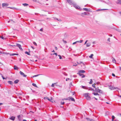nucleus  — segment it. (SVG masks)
Masks as SVG:
<instances>
[{
  "instance_id": "1",
  "label": "nucleus",
  "mask_w": 121,
  "mask_h": 121,
  "mask_svg": "<svg viewBox=\"0 0 121 121\" xmlns=\"http://www.w3.org/2000/svg\"><path fill=\"white\" fill-rule=\"evenodd\" d=\"M95 91H95L97 92H99L101 93H103V91L99 89V87L95 88Z\"/></svg>"
},
{
  "instance_id": "2",
  "label": "nucleus",
  "mask_w": 121,
  "mask_h": 121,
  "mask_svg": "<svg viewBox=\"0 0 121 121\" xmlns=\"http://www.w3.org/2000/svg\"><path fill=\"white\" fill-rule=\"evenodd\" d=\"M44 99L45 100L46 99H47L49 101L53 102V100H52V97H50V98H49L48 97H44Z\"/></svg>"
},
{
  "instance_id": "3",
  "label": "nucleus",
  "mask_w": 121,
  "mask_h": 121,
  "mask_svg": "<svg viewBox=\"0 0 121 121\" xmlns=\"http://www.w3.org/2000/svg\"><path fill=\"white\" fill-rule=\"evenodd\" d=\"M11 46L13 47H14L16 46H17L21 51H22L23 50L21 48V45L19 44H18V43H17L16 46L15 45Z\"/></svg>"
},
{
  "instance_id": "4",
  "label": "nucleus",
  "mask_w": 121,
  "mask_h": 121,
  "mask_svg": "<svg viewBox=\"0 0 121 121\" xmlns=\"http://www.w3.org/2000/svg\"><path fill=\"white\" fill-rule=\"evenodd\" d=\"M73 5V7L77 9H81L79 6L77 5L76 4H74Z\"/></svg>"
},
{
  "instance_id": "5",
  "label": "nucleus",
  "mask_w": 121,
  "mask_h": 121,
  "mask_svg": "<svg viewBox=\"0 0 121 121\" xmlns=\"http://www.w3.org/2000/svg\"><path fill=\"white\" fill-rule=\"evenodd\" d=\"M109 88L111 90H114V89H118V88H117V87H113V86H112V85H110L109 86Z\"/></svg>"
},
{
  "instance_id": "6",
  "label": "nucleus",
  "mask_w": 121,
  "mask_h": 121,
  "mask_svg": "<svg viewBox=\"0 0 121 121\" xmlns=\"http://www.w3.org/2000/svg\"><path fill=\"white\" fill-rule=\"evenodd\" d=\"M20 73L21 75L23 76V77H26V75H25L24 73L21 71L20 72Z\"/></svg>"
},
{
  "instance_id": "7",
  "label": "nucleus",
  "mask_w": 121,
  "mask_h": 121,
  "mask_svg": "<svg viewBox=\"0 0 121 121\" xmlns=\"http://www.w3.org/2000/svg\"><path fill=\"white\" fill-rule=\"evenodd\" d=\"M67 1L68 2L69 4L71 5H73L74 4H73V2L71 1V0H67Z\"/></svg>"
},
{
  "instance_id": "8",
  "label": "nucleus",
  "mask_w": 121,
  "mask_h": 121,
  "mask_svg": "<svg viewBox=\"0 0 121 121\" xmlns=\"http://www.w3.org/2000/svg\"><path fill=\"white\" fill-rule=\"evenodd\" d=\"M9 5V4L7 3H3L2 4V6L3 7L4 6H7Z\"/></svg>"
},
{
  "instance_id": "9",
  "label": "nucleus",
  "mask_w": 121,
  "mask_h": 121,
  "mask_svg": "<svg viewBox=\"0 0 121 121\" xmlns=\"http://www.w3.org/2000/svg\"><path fill=\"white\" fill-rule=\"evenodd\" d=\"M6 54H9L10 56H13L14 55H18V54L15 53L10 54L9 53H7Z\"/></svg>"
},
{
  "instance_id": "10",
  "label": "nucleus",
  "mask_w": 121,
  "mask_h": 121,
  "mask_svg": "<svg viewBox=\"0 0 121 121\" xmlns=\"http://www.w3.org/2000/svg\"><path fill=\"white\" fill-rule=\"evenodd\" d=\"M87 15V13L86 12H85L83 13H81V16L82 17H84V15Z\"/></svg>"
},
{
  "instance_id": "11",
  "label": "nucleus",
  "mask_w": 121,
  "mask_h": 121,
  "mask_svg": "<svg viewBox=\"0 0 121 121\" xmlns=\"http://www.w3.org/2000/svg\"><path fill=\"white\" fill-rule=\"evenodd\" d=\"M89 93H86L84 94L83 95L86 98L89 95Z\"/></svg>"
},
{
  "instance_id": "12",
  "label": "nucleus",
  "mask_w": 121,
  "mask_h": 121,
  "mask_svg": "<svg viewBox=\"0 0 121 121\" xmlns=\"http://www.w3.org/2000/svg\"><path fill=\"white\" fill-rule=\"evenodd\" d=\"M82 88L85 89H87L88 88L86 86H81Z\"/></svg>"
},
{
  "instance_id": "13",
  "label": "nucleus",
  "mask_w": 121,
  "mask_h": 121,
  "mask_svg": "<svg viewBox=\"0 0 121 121\" xmlns=\"http://www.w3.org/2000/svg\"><path fill=\"white\" fill-rule=\"evenodd\" d=\"M69 100H71L72 101H75V99H74L72 98L71 97H69Z\"/></svg>"
},
{
  "instance_id": "14",
  "label": "nucleus",
  "mask_w": 121,
  "mask_h": 121,
  "mask_svg": "<svg viewBox=\"0 0 121 121\" xmlns=\"http://www.w3.org/2000/svg\"><path fill=\"white\" fill-rule=\"evenodd\" d=\"M116 2L117 4H121V0H118Z\"/></svg>"
},
{
  "instance_id": "15",
  "label": "nucleus",
  "mask_w": 121,
  "mask_h": 121,
  "mask_svg": "<svg viewBox=\"0 0 121 121\" xmlns=\"http://www.w3.org/2000/svg\"><path fill=\"white\" fill-rule=\"evenodd\" d=\"M86 119L88 120V121H95L92 119H90L89 118H86Z\"/></svg>"
},
{
  "instance_id": "16",
  "label": "nucleus",
  "mask_w": 121,
  "mask_h": 121,
  "mask_svg": "<svg viewBox=\"0 0 121 121\" xmlns=\"http://www.w3.org/2000/svg\"><path fill=\"white\" fill-rule=\"evenodd\" d=\"M85 72V71L84 70H80L79 71V73H84Z\"/></svg>"
},
{
  "instance_id": "17",
  "label": "nucleus",
  "mask_w": 121,
  "mask_h": 121,
  "mask_svg": "<svg viewBox=\"0 0 121 121\" xmlns=\"http://www.w3.org/2000/svg\"><path fill=\"white\" fill-rule=\"evenodd\" d=\"M91 45V43H88L86 44V46L87 47H89Z\"/></svg>"
},
{
  "instance_id": "18",
  "label": "nucleus",
  "mask_w": 121,
  "mask_h": 121,
  "mask_svg": "<svg viewBox=\"0 0 121 121\" xmlns=\"http://www.w3.org/2000/svg\"><path fill=\"white\" fill-rule=\"evenodd\" d=\"M86 99L88 100H90L91 99V98L89 96V95L87 97H86Z\"/></svg>"
},
{
  "instance_id": "19",
  "label": "nucleus",
  "mask_w": 121,
  "mask_h": 121,
  "mask_svg": "<svg viewBox=\"0 0 121 121\" xmlns=\"http://www.w3.org/2000/svg\"><path fill=\"white\" fill-rule=\"evenodd\" d=\"M112 59L113 62L114 63H115L116 62V61L115 59L114 58L112 57Z\"/></svg>"
},
{
  "instance_id": "20",
  "label": "nucleus",
  "mask_w": 121,
  "mask_h": 121,
  "mask_svg": "<svg viewBox=\"0 0 121 121\" xmlns=\"http://www.w3.org/2000/svg\"><path fill=\"white\" fill-rule=\"evenodd\" d=\"M15 117H11L10 118V119L12 120L13 121L15 119Z\"/></svg>"
},
{
  "instance_id": "21",
  "label": "nucleus",
  "mask_w": 121,
  "mask_h": 121,
  "mask_svg": "<svg viewBox=\"0 0 121 121\" xmlns=\"http://www.w3.org/2000/svg\"><path fill=\"white\" fill-rule=\"evenodd\" d=\"M19 80L17 79L15 81H14V83L16 84L18 83V82H19Z\"/></svg>"
},
{
  "instance_id": "22",
  "label": "nucleus",
  "mask_w": 121,
  "mask_h": 121,
  "mask_svg": "<svg viewBox=\"0 0 121 121\" xmlns=\"http://www.w3.org/2000/svg\"><path fill=\"white\" fill-rule=\"evenodd\" d=\"M14 69L15 70H17L18 69L17 67V66H16V65H15L14 66Z\"/></svg>"
},
{
  "instance_id": "23",
  "label": "nucleus",
  "mask_w": 121,
  "mask_h": 121,
  "mask_svg": "<svg viewBox=\"0 0 121 121\" xmlns=\"http://www.w3.org/2000/svg\"><path fill=\"white\" fill-rule=\"evenodd\" d=\"M8 82L9 84L11 85H12L13 83V82L12 81H8Z\"/></svg>"
},
{
  "instance_id": "24",
  "label": "nucleus",
  "mask_w": 121,
  "mask_h": 121,
  "mask_svg": "<svg viewBox=\"0 0 121 121\" xmlns=\"http://www.w3.org/2000/svg\"><path fill=\"white\" fill-rule=\"evenodd\" d=\"M115 118V117L113 115H112V121H113L114 120Z\"/></svg>"
},
{
  "instance_id": "25",
  "label": "nucleus",
  "mask_w": 121,
  "mask_h": 121,
  "mask_svg": "<svg viewBox=\"0 0 121 121\" xmlns=\"http://www.w3.org/2000/svg\"><path fill=\"white\" fill-rule=\"evenodd\" d=\"M93 94L95 95H99V94L97 93L94 92L93 93Z\"/></svg>"
},
{
  "instance_id": "26",
  "label": "nucleus",
  "mask_w": 121,
  "mask_h": 121,
  "mask_svg": "<svg viewBox=\"0 0 121 121\" xmlns=\"http://www.w3.org/2000/svg\"><path fill=\"white\" fill-rule=\"evenodd\" d=\"M32 84V85L36 87H38L34 83H33Z\"/></svg>"
},
{
  "instance_id": "27",
  "label": "nucleus",
  "mask_w": 121,
  "mask_h": 121,
  "mask_svg": "<svg viewBox=\"0 0 121 121\" xmlns=\"http://www.w3.org/2000/svg\"><path fill=\"white\" fill-rule=\"evenodd\" d=\"M22 4L25 6H26L28 5V4L26 3L23 4Z\"/></svg>"
},
{
  "instance_id": "28",
  "label": "nucleus",
  "mask_w": 121,
  "mask_h": 121,
  "mask_svg": "<svg viewBox=\"0 0 121 121\" xmlns=\"http://www.w3.org/2000/svg\"><path fill=\"white\" fill-rule=\"evenodd\" d=\"M83 9L86 11H88L89 10L88 9L86 8H83Z\"/></svg>"
},
{
  "instance_id": "29",
  "label": "nucleus",
  "mask_w": 121,
  "mask_h": 121,
  "mask_svg": "<svg viewBox=\"0 0 121 121\" xmlns=\"http://www.w3.org/2000/svg\"><path fill=\"white\" fill-rule=\"evenodd\" d=\"M93 56V54H91L90 56H89V57L90 58H92V56Z\"/></svg>"
},
{
  "instance_id": "30",
  "label": "nucleus",
  "mask_w": 121,
  "mask_h": 121,
  "mask_svg": "<svg viewBox=\"0 0 121 121\" xmlns=\"http://www.w3.org/2000/svg\"><path fill=\"white\" fill-rule=\"evenodd\" d=\"M92 83V79H91L90 80V82H89V83L90 84H91Z\"/></svg>"
},
{
  "instance_id": "31",
  "label": "nucleus",
  "mask_w": 121,
  "mask_h": 121,
  "mask_svg": "<svg viewBox=\"0 0 121 121\" xmlns=\"http://www.w3.org/2000/svg\"><path fill=\"white\" fill-rule=\"evenodd\" d=\"M9 8L12 9H16V8L14 7H8Z\"/></svg>"
},
{
  "instance_id": "32",
  "label": "nucleus",
  "mask_w": 121,
  "mask_h": 121,
  "mask_svg": "<svg viewBox=\"0 0 121 121\" xmlns=\"http://www.w3.org/2000/svg\"><path fill=\"white\" fill-rule=\"evenodd\" d=\"M54 19H56V20H57V21H59L60 22H61V20H60V19H59V20L58 18H54Z\"/></svg>"
},
{
  "instance_id": "33",
  "label": "nucleus",
  "mask_w": 121,
  "mask_h": 121,
  "mask_svg": "<svg viewBox=\"0 0 121 121\" xmlns=\"http://www.w3.org/2000/svg\"><path fill=\"white\" fill-rule=\"evenodd\" d=\"M25 53L26 54H27L28 55H30V54L27 52H26H26H25Z\"/></svg>"
},
{
  "instance_id": "34",
  "label": "nucleus",
  "mask_w": 121,
  "mask_h": 121,
  "mask_svg": "<svg viewBox=\"0 0 121 121\" xmlns=\"http://www.w3.org/2000/svg\"><path fill=\"white\" fill-rule=\"evenodd\" d=\"M96 84V83H94V84H93L92 85V86L94 87V88H95V85Z\"/></svg>"
},
{
  "instance_id": "35",
  "label": "nucleus",
  "mask_w": 121,
  "mask_h": 121,
  "mask_svg": "<svg viewBox=\"0 0 121 121\" xmlns=\"http://www.w3.org/2000/svg\"><path fill=\"white\" fill-rule=\"evenodd\" d=\"M20 117H21V116L20 115H19V116H18L17 117L18 119V120H20Z\"/></svg>"
},
{
  "instance_id": "36",
  "label": "nucleus",
  "mask_w": 121,
  "mask_h": 121,
  "mask_svg": "<svg viewBox=\"0 0 121 121\" xmlns=\"http://www.w3.org/2000/svg\"><path fill=\"white\" fill-rule=\"evenodd\" d=\"M78 74L80 76H82L83 75V74H82L81 73H78Z\"/></svg>"
},
{
  "instance_id": "37",
  "label": "nucleus",
  "mask_w": 121,
  "mask_h": 121,
  "mask_svg": "<svg viewBox=\"0 0 121 121\" xmlns=\"http://www.w3.org/2000/svg\"><path fill=\"white\" fill-rule=\"evenodd\" d=\"M68 34L66 33H65L64 34V36L65 37H67L68 36Z\"/></svg>"
},
{
  "instance_id": "38",
  "label": "nucleus",
  "mask_w": 121,
  "mask_h": 121,
  "mask_svg": "<svg viewBox=\"0 0 121 121\" xmlns=\"http://www.w3.org/2000/svg\"><path fill=\"white\" fill-rule=\"evenodd\" d=\"M64 99L65 100H69V97H68V98H64Z\"/></svg>"
},
{
  "instance_id": "39",
  "label": "nucleus",
  "mask_w": 121,
  "mask_h": 121,
  "mask_svg": "<svg viewBox=\"0 0 121 121\" xmlns=\"http://www.w3.org/2000/svg\"><path fill=\"white\" fill-rule=\"evenodd\" d=\"M40 75V74H38V75H34L33 76V77H36L38 76L39 75Z\"/></svg>"
},
{
  "instance_id": "40",
  "label": "nucleus",
  "mask_w": 121,
  "mask_h": 121,
  "mask_svg": "<svg viewBox=\"0 0 121 121\" xmlns=\"http://www.w3.org/2000/svg\"><path fill=\"white\" fill-rule=\"evenodd\" d=\"M116 30H117V31L120 32H121V30H119V29H116Z\"/></svg>"
},
{
  "instance_id": "41",
  "label": "nucleus",
  "mask_w": 121,
  "mask_h": 121,
  "mask_svg": "<svg viewBox=\"0 0 121 121\" xmlns=\"http://www.w3.org/2000/svg\"><path fill=\"white\" fill-rule=\"evenodd\" d=\"M62 41L64 43H67V42L66 41L64 40H63Z\"/></svg>"
},
{
  "instance_id": "42",
  "label": "nucleus",
  "mask_w": 121,
  "mask_h": 121,
  "mask_svg": "<svg viewBox=\"0 0 121 121\" xmlns=\"http://www.w3.org/2000/svg\"><path fill=\"white\" fill-rule=\"evenodd\" d=\"M53 55H55L56 56L57 55V53H54L52 54Z\"/></svg>"
},
{
  "instance_id": "43",
  "label": "nucleus",
  "mask_w": 121,
  "mask_h": 121,
  "mask_svg": "<svg viewBox=\"0 0 121 121\" xmlns=\"http://www.w3.org/2000/svg\"><path fill=\"white\" fill-rule=\"evenodd\" d=\"M0 74L1 75V76L2 77V78L3 79H5V78L3 77L2 74Z\"/></svg>"
},
{
  "instance_id": "44",
  "label": "nucleus",
  "mask_w": 121,
  "mask_h": 121,
  "mask_svg": "<svg viewBox=\"0 0 121 121\" xmlns=\"http://www.w3.org/2000/svg\"><path fill=\"white\" fill-rule=\"evenodd\" d=\"M58 56H59V59H61L62 58V57L60 55H58Z\"/></svg>"
},
{
  "instance_id": "45",
  "label": "nucleus",
  "mask_w": 121,
  "mask_h": 121,
  "mask_svg": "<svg viewBox=\"0 0 121 121\" xmlns=\"http://www.w3.org/2000/svg\"><path fill=\"white\" fill-rule=\"evenodd\" d=\"M33 43L34 44V45H36V46H37V44L35 42H33Z\"/></svg>"
},
{
  "instance_id": "46",
  "label": "nucleus",
  "mask_w": 121,
  "mask_h": 121,
  "mask_svg": "<svg viewBox=\"0 0 121 121\" xmlns=\"http://www.w3.org/2000/svg\"><path fill=\"white\" fill-rule=\"evenodd\" d=\"M95 83L97 85L99 84L100 83V82H96Z\"/></svg>"
},
{
  "instance_id": "47",
  "label": "nucleus",
  "mask_w": 121,
  "mask_h": 121,
  "mask_svg": "<svg viewBox=\"0 0 121 121\" xmlns=\"http://www.w3.org/2000/svg\"><path fill=\"white\" fill-rule=\"evenodd\" d=\"M55 83L54 84H52V85H51V86L52 87H54V84H55Z\"/></svg>"
},
{
  "instance_id": "48",
  "label": "nucleus",
  "mask_w": 121,
  "mask_h": 121,
  "mask_svg": "<svg viewBox=\"0 0 121 121\" xmlns=\"http://www.w3.org/2000/svg\"><path fill=\"white\" fill-rule=\"evenodd\" d=\"M88 40H87L86 41H85V43H84V44L85 45V44H86L87 43V42H88Z\"/></svg>"
},
{
  "instance_id": "49",
  "label": "nucleus",
  "mask_w": 121,
  "mask_h": 121,
  "mask_svg": "<svg viewBox=\"0 0 121 121\" xmlns=\"http://www.w3.org/2000/svg\"><path fill=\"white\" fill-rule=\"evenodd\" d=\"M2 39H4L5 38H4V37H3V36H1V37H0Z\"/></svg>"
},
{
  "instance_id": "50",
  "label": "nucleus",
  "mask_w": 121,
  "mask_h": 121,
  "mask_svg": "<svg viewBox=\"0 0 121 121\" xmlns=\"http://www.w3.org/2000/svg\"><path fill=\"white\" fill-rule=\"evenodd\" d=\"M61 104H64V102H61Z\"/></svg>"
},
{
  "instance_id": "51",
  "label": "nucleus",
  "mask_w": 121,
  "mask_h": 121,
  "mask_svg": "<svg viewBox=\"0 0 121 121\" xmlns=\"http://www.w3.org/2000/svg\"><path fill=\"white\" fill-rule=\"evenodd\" d=\"M83 41V40H80V41H79V43H82Z\"/></svg>"
},
{
  "instance_id": "52",
  "label": "nucleus",
  "mask_w": 121,
  "mask_h": 121,
  "mask_svg": "<svg viewBox=\"0 0 121 121\" xmlns=\"http://www.w3.org/2000/svg\"><path fill=\"white\" fill-rule=\"evenodd\" d=\"M110 38H109L108 39H107V40L108 41L110 42Z\"/></svg>"
},
{
  "instance_id": "53",
  "label": "nucleus",
  "mask_w": 121,
  "mask_h": 121,
  "mask_svg": "<svg viewBox=\"0 0 121 121\" xmlns=\"http://www.w3.org/2000/svg\"><path fill=\"white\" fill-rule=\"evenodd\" d=\"M77 64L76 63H75L74 64L73 66H76L77 65Z\"/></svg>"
},
{
  "instance_id": "54",
  "label": "nucleus",
  "mask_w": 121,
  "mask_h": 121,
  "mask_svg": "<svg viewBox=\"0 0 121 121\" xmlns=\"http://www.w3.org/2000/svg\"><path fill=\"white\" fill-rule=\"evenodd\" d=\"M76 43H77V42H76V41L75 42L73 43V44L74 45V44Z\"/></svg>"
},
{
  "instance_id": "55",
  "label": "nucleus",
  "mask_w": 121,
  "mask_h": 121,
  "mask_svg": "<svg viewBox=\"0 0 121 121\" xmlns=\"http://www.w3.org/2000/svg\"><path fill=\"white\" fill-rule=\"evenodd\" d=\"M85 77V75H83L81 77L82 78H84Z\"/></svg>"
},
{
  "instance_id": "56",
  "label": "nucleus",
  "mask_w": 121,
  "mask_h": 121,
  "mask_svg": "<svg viewBox=\"0 0 121 121\" xmlns=\"http://www.w3.org/2000/svg\"><path fill=\"white\" fill-rule=\"evenodd\" d=\"M13 22V21L12 20H10V21H9L8 22V23H9V22Z\"/></svg>"
},
{
  "instance_id": "57",
  "label": "nucleus",
  "mask_w": 121,
  "mask_h": 121,
  "mask_svg": "<svg viewBox=\"0 0 121 121\" xmlns=\"http://www.w3.org/2000/svg\"><path fill=\"white\" fill-rule=\"evenodd\" d=\"M43 28H41L40 30L41 31H43Z\"/></svg>"
},
{
  "instance_id": "58",
  "label": "nucleus",
  "mask_w": 121,
  "mask_h": 121,
  "mask_svg": "<svg viewBox=\"0 0 121 121\" xmlns=\"http://www.w3.org/2000/svg\"><path fill=\"white\" fill-rule=\"evenodd\" d=\"M112 75L113 76H114V77H115V75L114 74H113V73H112Z\"/></svg>"
},
{
  "instance_id": "59",
  "label": "nucleus",
  "mask_w": 121,
  "mask_h": 121,
  "mask_svg": "<svg viewBox=\"0 0 121 121\" xmlns=\"http://www.w3.org/2000/svg\"><path fill=\"white\" fill-rule=\"evenodd\" d=\"M2 52V54H6L7 53H6L5 52Z\"/></svg>"
},
{
  "instance_id": "60",
  "label": "nucleus",
  "mask_w": 121,
  "mask_h": 121,
  "mask_svg": "<svg viewBox=\"0 0 121 121\" xmlns=\"http://www.w3.org/2000/svg\"><path fill=\"white\" fill-rule=\"evenodd\" d=\"M31 47L33 49H35V48L32 46H31Z\"/></svg>"
},
{
  "instance_id": "61",
  "label": "nucleus",
  "mask_w": 121,
  "mask_h": 121,
  "mask_svg": "<svg viewBox=\"0 0 121 121\" xmlns=\"http://www.w3.org/2000/svg\"><path fill=\"white\" fill-rule=\"evenodd\" d=\"M76 42H77V43H79V41H76Z\"/></svg>"
},
{
  "instance_id": "62",
  "label": "nucleus",
  "mask_w": 121,
  "mask_h": 121,
  "mask_svg": "<svg viewBox=\"0 0 121 121\" xmlns=\"http://www.w3.org/2000/svg\"><path fill=\"white\" fill-rule=\"evenodd\" d=\"M109 36L111 37H112V35L111 34H110Z\"/></svg>"
},
{
  "instance_id": "63",
  "label": "nucleus",
  "mask_w": 121,
  "mask_h": 121,
  "mask_svg": "<svg viewBox=\"0 0 121 121\" xmlns=\"http://www.w3.org/2000/svg\"><path fill=\"white\" fill-rule=\"evenodd\" d=\"M55 49H56V50H57V47H55Z\"/></svg>"
},
{
  "instance_id": "64",
  "label": "nucleus",
  "mask_w": 121,
  "mask_h": 121,
  "mask_svg": "<svg viewBox=\"0 0 121 121\" xmlns=\"http://www.w3.org/2000/svg\"><path fill=\"white\" fill-rule=\"evenodd\" d=\"M23 121H27L26 120L24 119Z\"/></svg>"
}]
</instances>
